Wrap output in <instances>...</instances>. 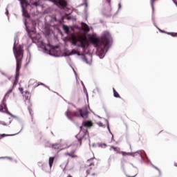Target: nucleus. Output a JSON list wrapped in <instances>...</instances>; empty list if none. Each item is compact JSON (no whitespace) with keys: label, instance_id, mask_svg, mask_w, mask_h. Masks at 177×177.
<instances>
[{"label":"nucleus","instance_id":"8","mask_svg":"<svg viewBox=\"0 0 177 177\" xmlns=\"http://www.w3.org/2000/svg\"><path fill=\"white\" fill-rule=\"evenodd\" d=\"M93 126V123L91 120H86L83 122L82 126L80 127V131H82V127H84V128H91Z\"/></svg>","mask_w":177,"mask_h":177},{"label":"nucleus","instance_id":"27","mask_svg":"<svg viewBox=\"0 0 177 177\" xmlns=\"http://www.w3.org/2000/svg\"><path fill=\"white\" fill-rule=\"evenodd\" d=\"M12 91H13V88L9 89V90L7 91V93H6V95H9L10 93H12Z\"/></svg>","mask_w":177,"mask_h":177},{"label":"nucleus","instance_id":"1","mask_svg":"<svg viewBox=\"0 0 177 177\" xmlns=\"http://www.w3.org/2000/svg\"><path fill=\"white\" fill-rule=\"evenodd\" d=\"M90 41L93 45L97 48V53H98V56H100L101 59L104 57V55H106V52H107L109 49V44H110V41H111L110 33L105 32L100 39L91 37L90 38Z\"/></svg>","mask_w":177,"mask_h":177},{"label":"nucleus","instance_id":"6","mask_svg":"<svg viewBox=\"0 0 177 177\" xmlns=\"http://www.w3.org/2000/svg\"><path fill=\"white\" fill-rule=\"evenodd\" d=\"M21 2V6L22 8V13L23 16L26 17V19H30V14L28 13V11L26 9V7H27V5H28V0H19Z\"/></svg>","mask_w":177,"mask_h":177},{"label":"nucleus","instance_id":"16","mask_svg":"<svg viewBox=\"0 0 177 177\" xmlns=\"http://www.w3.org/2000/svg\"><path fill=\"white\" fill-rule=\"evenodd\" d=\"M108 3V10L111 12V0H106Z\"/></svg>","mask_w":177,"mask_h":177},{"label":"nucleus","instance_id":"12","mask_svg":"<svg viewBox=\"0 0 177 177\" xmlns=\"http://www.w3.org/2000/svg\"><path fill=\"white\" fill-rule=\"evenodd\" d=\"M54 161H55V157H50L49 158L48 164H49L50 168H52V167L53 166Z\"/></svg>","mask_w":177,"mask_h":177},{"label":"nucleus","instance_id":"5","mask_svg":"<svg viewBox=\"0 0 177 177\" xmlns=\"http://www.w3.org/2000/svg\"><path fill=\"white\" fill-rule=\"evenodd\" d=\"M95 158L89 159L86 161L85 165V168H88L89 167V169H86V174L87 175H91L92 176H96V173L94 172L93 169L91 167H95Z\"/></svg>","mask_w":177,"mask_h":177},{"label":"nucleus","instance_id":"37","mask_svg":"<svg viewBox=\"0 0 177 177\" xmlns=\"http://www.w3.org/2000/svg\"><path fill=\"white\" fill-rule=\"evenodd\" d=\"M174 167H177V162L174 163Z\"/></svg>","mask_w":177,"mask_h":177},{"label":"nucleus","instance_id":"23","mask_svg":"<svg viewBox=\"0 0 177 177\" xmlns=\"http://www.w3.org/2000/svg\"><path fill=\"white\" fill-rule=\"evenodd\" d=\"M41 167H42V169H44V171H46V168H48V165L43 164Z\"/></svg>","mask_w":177,"mask_h":177},{"label":"nucleus","instance_id":"18","mask_svg":"<svg viewBox=\"0 0 177 177\" xmlns=\"http://www.w3.org/2000/svg\"><path fill=\"white\" fill-rule=\"evenodd\" d=\"M59 147H60V145H59V144L53 145V149H54V150H59Z\"/></svg>","mask_w":177,"mask_h":177},{"label":"nucleus","instance_id":"10","mask_svg":"<svg viewBox=\"0 0 177 177\" xmlns=\"http://www.w3.org/2000/svg\"><path fill=\"white\" fill-rule=\"evenodd\" d=\"M82 26L83 27V30L84 31H86V32H88L89 31V26H88V25L84 22L82 23Z\"/></svg>","mask_w":177,"mask_h":177},{"label":"nucleus","instance_id":"24","mask_svg":"<svg viewBox=\"0 0 177 177\" xmlns=\"http://www.w3.org/2000/svg\"><path fill=\"white\" fill-rule=\"evenodd\" d=\"M70 55H77V51L75 50H72Z\"/></svg>","mask_w":177,"mask_h":177},{"label":"nucleus","instance_id":"33","mask_svg":"<svg viewBox=\"0 0 177 177\" xmlns=\"http://www.w3.org/2000/svg\"><path fill=\"white\" fill-rule=\"evenodd\" d=\"M39 85H44V83L38 84V85H37V86H39Z\"/></svg>","mask_w":177,"mask_h":177},{"label":"nucleus","instance_id":"39","mask_svg":"<svg viewBox=\"0 0 177 177\" xmlns=\"http://www.w3.org/2000/svg\"><path fill=\"white\" fill-rule=\"evenodd\" d=\"M104 146H106V144H104Z\"/></svg>","mask_w":177,"mask_h":177},{"label":"nucleus","instance_id":"38","mask_svg":"<svg viewBox=\"0 0 177 177\" xmlns=\"http://www.w3.org/2000/svg\"><path fill=\"white\" fill-rule=\"evenodd\" d=\"M2 75H5V73L3 72H1Z\"/></svg>","mask_w":177,"mask_h":177},{"label":"nucleus","instance_id":"7","mask_svg":"<svg viewBox=\"0 0 177 177\" xmlns=\"http://www.w3.org/2000/svg\"><path fill=\"white\" fill-rule=\"evenodd\" d=\"M55 5L59 7V9H64L66 10L67 9V1L66 0H53Z\"/></svg>","mask_w":177,"mask_h":177},{"label":"nucleus","instance_id":"17","mask_svg":"<svg viewBox=\"0 0 177 177\" xmlns=\"http://www.w3.org/2000/svg\"><path fill=\"white\" fill-rule=\"evenodd\" d=\"M48 46H49L50 49H57V46H53L50 45V42L49 41V39L48 40Z\"/></svg>","mask_w":177,"mask_h":177},{"label":"nucleus","instance_id":"2","mask_svg":"<svg viewBox=\"0 0 177 177\" xmlns=\"http://www.w3.org/2000/svg\"><path fill=\"white\" fill-rule=\"evenodd\" d=\"M13 52L17 63L15 81H17V80H19V75H20V70H21V63L24 51L23 50V47H21V46H19L17 48H16V46H14Z\"/></svg>","mask_w":177,"mask_h":177},{"label":"nucleus","instance_id":"13","mask_svg":"<svg viewBox=\"0 0 177 177\" xmlns=\"http://www.w3.org/2000/svg\"><path fill=\"white\" fill-rule=\"evenodd\" d=\"M24 97H25L26 100H30V99L31 97V95H30V92L26 91Z\"/></svg>","mask_w":177,"mask_h":177},{"label":"nucleus","instance_id":"22","mask_svg":"<svg viewBox=\"0 0 177 177\" xmlns=\"http://www.w3.org/2000/svg\"><path fill=\"white\" fill-rule=\"evenodd\" d=\"M6 113H7V114H8V115H11V117H12V118H17V116L12 114L10 112L7 111Z\"/></svg>","mask_w":177,"mask_h":177},{"label":"nucleus","instance_id":"40","mask_svg":"<svg viewBox=\"0 0 177 177\" xmlns=\"http://www.w3.org/2000/svg\"><path fill=\"white\" fill-rule=\"evenodd\" d=\"M80 111H82V110H80Z\"/></svg>","mask_w":177,"mask_h":177},{"label":"nucleus","instance_id":"28","mask_svg":"<svg viewBox=\"0 0 177 177\" xmlns=\"http://www.w3.org/2000/svg\"><path fill=\"white\" fill-rule=\"evenodd\" d=\"M32 5H33V6H36V7L39 6V3H38L37 2H35Z\"/></svg>","mask_w":177,"mask_h":177},{"label":"nucleus","instance_id":"34","mask_svg":"<svg viewBox=\"0 0 177 177\" xmlns=\"http://www.w3.org/2000/svg\"><path fill=\"white\" fill-rule=\"evenodd\" d=\"M154 168L157 169L158 171H160V169H158L157 167L154 166Z\"/></svg>","mask_w":177,"mask_h":177},{"label":"nucleus","instance_id":"9","mask_svg":"<svg viewBox=\"0 0 177 177\" xmlns=\"http://www.w3.org/2000/svg\"><path fill=\"white\" fill-rule=\"evenodd\" d=\"M66 156H68V157H71V158H77L78 156L75 154V149L72 150L71 152H66L64 153Z\"/></svg>","mask_w":177,"mask_h":177},{"label":"nucleus","instance_id":"4","mask_svg":"<svg viewBox=\"0 0 177 177\" xmlns=\"http://www.w3.org/2000/svg\"><path fill=\"white\" fill-rule=\"evenodd\" d=\"M88 114L89 113L88 111L66 112V115L69 120H72V117H78L79 118H88Z\"/></svg>","mask_w":177,"mask_h":177},{"label":"nucleus","instance_id":"21","mask_svg":"<svg viewBox=\"0 0 177 177\" xmlns=\"http://www.w3.org/2000/svg\"><path fill=\"white\" fill-rule=\"evenodd\" d=\"M169 35H171V37H177V33L176 32H167Z\"/></svg>","mask_w":177,"mask_h":177},{"label":"nucleus","instance_id":"31","mask_svg":"<svg viewBox=\"0 0 177 177\" xmlns=\"http://www.w3.org/2000/svg\"><path fill=\"white\" fill-rule=\"evenodd\" d=\"M8 158V160H12V158H8V157H2V158Z\"/></svg>","mask_w":177,"mask_h":177},{"label":"nucleus","instance_id":"35","mask_svg":"<svg viewBox=\"0 0 177 177\" xmlns=\"http://www.w3.org/2000/svg\"><path fill=\"white\" fill-rule=\"evenodd\" d=\"M119 9H121V3L118 4Z\"/></svg>","mask_w":177,"mask_h":177},{"label":"nucleus","instance_id":"20","mask_svg":"<svg viewBox=\"0 0 177 177\" xmlns=\"http://www.w3.org/2000/svg\"><path fill=\"white\" fill-rule=\"evenodd\" d=\"M40 45L41 46H43V48H44V50H47V49H46V44H45V43H44V41H40Z\"/></svg>","mask_w":177,"mask_h":177},{"label":"nucleus","instance_id":"14","mask_svg":"<svg viewBox=\"0 0 177 177\" xmlns=\"http://www.w3.org/2000/svg\"><path fill=\"white\" fill-rule=\"evenodd\" d=\"M62 28H63L64 31L66 32V34H68V32L70 31V28H68V26H67L66 25H63Z\"/></svg>","mask_w":177,"mask_h":177},{"label":"nucleus","instance_id":"11","mask_svg":"<svg viewBox=\"0 0 177 177\" xmlns=\"http://www.w3.org/2000/svg\"><path fill=\"white\" fill-rule=\"evenodd\" d=\"M0 111H8V106H6V104H1L0 105Z\"/></svg>","mask_w":177,"mask_h":177},{"label":"nucleus","instance_id":"36","mask_svg":"<svg viewBox=\"0 0 177 177\" xmlns=\"http://www.w3.org/2000/svg\"><path fill=\"white\" fill-rule=\"evenodd\" d=\"M1 136H2V138H3L4 136H6V134H2Z\"/></svg>","mask_w":177,"mask_h":177},{"label":"nucleus","instance_id":"30","mask_svg":"<svg viewBox=\"0 0 177 177\" xmlns=\"http://www.w3.org/2000/svg\"><path fill=\"white\" fill-rule=\"evenodd\" d=\"M98 125H99V127H103V123L99 122V123H98Z\"/></svg>","mask_w":177,"mask_h":177},{"label":"nucleus","instance_id":"26","mask_svg":"<svg viewBox=\"0 0 177 177\" xmlns=\"http://www.w3.org/2000/svg\"><path fill=\"white\" fill-rule=\"evenodd\" d=\"M24 24H25V26H26V29H27L28 32H30V30H28V27L27 26V21L25 20Z\"/></svg>","mask_w":177,"mask_h":177},{"label":"nucleus","instance_id":"15","mask_svg":"<svg viewBox=\"0 0 177 177\" xmlns=\"http://www.w3.org/2000/svg\"><path fill=\"white\" fill-rule=\"evenodd\" d=\"M113 96L115 97H119L121 98V96H120V94H118V92H117V91H115V88H113Z\"/></svg>","mask_w":177,"mask_h":177},{"label":"nucleus","instance_id":"3","mask_svg":"<svg viewBox=\"0 0 177 177\" xmlns=\"http://www.w3.org/2000/svg\"><path fill=\"white\" fill-rule=\"evenodd\" d=\"M71 39L73 45L77 46L78 48H82V49H85L88 45V39H86V37L71 35Z\"/></svg>","mask_w":177,"mask_h":177},{"label":"nucleus","instance_id":"19","mask_svg":"<svg viewBox=\"0 0 177 177\" xmlns=\"http://www.w3.org/2000/svg\"><path fill=\"white\" fill-rule=\"evenodd\" d=\"M111 149H112V150H113L114 151H115L116 153H119L120 152V149H118V148L111 146Z\"/></svg>","mask_w":177,"mask_h":177},{"label":"nucleus","instance_id":"25","mask_svg":"<svg viewBox=\"0 0 177 177\" xmlns=\"http://www.w3.org/2000/svg\"><path fill=\"white\" fill-rule=\"evenodd\" d=\"M19 92H21V95H23V93H24V89L22 87H19Z\"/></svg>","mask_w":177,"mask_h":177},{"label":"nucleus","instance_id":"29","mask_svg":"<svg viewBox=\"0 0 177 177\" xmlns=\"http://www.w3.org/2000/svg\"><path fill=\"white\" fill-rule=\"evenodd\" d=\"M136 175H138V174H136L133 175V176L126 175V176H127V177H136Z\"/></svg>","mask_w":177,"mask_h":177},{"label":"nucleus","instance_id":"32","mask_svg":"<svg viewBox=\"0 0 177 177\" xmlns=\"http://www.w3.org/2000/svg\"><path fill=\"white\" fill-rule=\"evenodd\" d=\"M79 142H80V143L81 145V143H82V138L79 139Z\"/></svg>","mask_w":177,"mask_h":177}]
</instances>
